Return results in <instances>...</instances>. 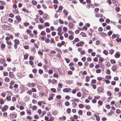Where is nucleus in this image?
Here are the masks:
<instances>
[{
	"label": "nucleus",
	"mask_w": 121,
	"mask_h": 121,
	"mask_svg": "<svg viewBox=\"0 0 121 121\" xmlns=\"http://www.w3.org/2000/svg\"><path fill=\"white\" fill-rule=\"evenodd\" d=\"M39 74H41L43 73V71L42 69H39Z\"/></svg>",
	"instance_id": "nucleus-28"
},
{
	"label": "nucleus",
	"mask_w": 121,
	"mask_h": 121,
	"mask_svg": "<svg viewBox=\"0 0 121 121\" xmlns=\"http://www.w3.org/2000/svg\"><path fill=\"white\" fill-rule=\"evenodd\" d=\"M100 35L103 37H105L107 35L106 34L102 32L100 33Z\"/></svg>",
	"instance_id": "nucleus-25"
},
{
	"label": "nucleus",
	"mask_w": 121,
	"mask_h": 121,
	"mask_svg": "<svg viewBox=\"0 0 121 121\" xmlns=\"http://www.w3.org/2000/svg\"><path fill=\"white\" fill-rule=\"evenodd\" d=\"M37 108V107L35 105L33 106L32 107V109L33 110H35Z\"/></svg>",
	"instance_id": "nucleus-40"
},
{
	"label": "nucleus",
	"mask_w": 121,
	"mask_h": 121,
	"mask_svg": "<svg viewBox=\"0 0 121 121\" xmlns=\"http://www.w3.org/2000/svg\"><path fill=\"white\" fill-rule=\"evenodd\" d=\"M48 16L47 14H44L43 15V17L45 20H46L47 19Z\"/></svg>",
	"instance_id": "nucleus-23"
},
{
	"label": "nucleus",
	"mask_w": 121,
	"mask_h": 121,
	"mask_svg": "<svg viewBox=\"0 0 121 121\" xmlns=\"http://www.w3.org/2000/svg\"><path fill=\"white\" fill-rule=\"evenodd\" d=\"M29 23L27 22H24V25L25 26H27L29 25Z\"/></svg>",
	"instance_id": "nucleus-62"
},
{
	"label": "nucleus",
	"mask_w": 121,
	"mask_h": 121,
	"mask_svg": "<svg viewBox=\"0 0 121 121\" xmlns=\"http://www.w3.org/2000/svg\"><path fill=\"white\" fill-rule=\"evenodd\" d=\"M104 59L103 58L101 57H100L99 59V63H100L101 64L102 62L104 60Z\"/></svg>",
	"instance_id": "nucleus-21"
},
{
	"label": "nucleus",
	"mask_w": 121,
	"mask_h": 121,
	"mask_svg": "<svg viewBox=\"0 0 121 121\" xmlns=\"http://www.w3.org/2000/svg\"><path fill=\"white\" fill-rule=\"evenodd\" d=\"M50 42L52 43H55V42L54 41V38H52L51 39Z\"/></svg>",
	"instance_id": "nucleus-50"
},
{
	"label": "nucleus",
	"mask_w": 121,
	"mask_h": 121,
	"mask_svg": "<svg viewBox=\"0 0 121 121\" xmlns=\"http://www.w3.org/2000/svg\"><path fill=\"white\" fill-rule=\"evenodd\" d=\"M115 9L116 11L118 12L120 10V8L118 7H117L115 8Z\"/></svg>",
	"instance_id": "nucleus-64"
},
{
	"label": "nucleus",
	"mask_w": 121,
	"mask_h": 121,
	"mask_svg": "<svg viewBox=\"0 0 121 121\" xmlns=\"http://www.w3.org/2000/svg\"><path fill=\"white\" fill-rule=\"evenodd\" d=\"M30 85L32 87H34L36 85L35 83H30Z\"/></svg>",
	"instance_id": "nucleus-51"
},
{
	"label": "nucleus",
	"mask_w": 121,
	"mask_h": 121,
	"mask_svg": "<svg viewBox=\"0 0 121 121\" xmlns=\"http://www.w3.org/2000/svg\"><path fill=\"white\" fill-rule=\"evenodd\" d=\"M9 77L13 78L14 77L15 75L14 74H13V73L11 72H10L9 73Z\"/></svg>",
	"instance_id": "nucleus-8"
},
{
	"label": "nucleus",
	"mask_w": 121,
	"mask_h": 121,
	"mask_svg": "<svg viewBox=\"0 0 121 121\" xmlns=\"http://www.w3.org/2000/svg\"><path fill=\"white\" fill-rule=\"evenodd\" d=\"M72 102H78L79 101V99L75 98L74 99H72L71 100Z\"/></svg>",
	"instance_id": "nucleus-16"
},
{
	"label": "nucleus",
	"mask_w": 121,
	"mask_h": 121,
	"mask_svg": "<svg viewBox=\"0 0 121 121\" xmlns=\"http://www.w3.org/2000/svg\"><path fill=\"white\" fill-rule=\"evenodd\" d=\"M69 26L70 28H72L73 27V24L72 23H69Z\"/></svg>",
	"instance_id": "nucleus-18"
},
{
	"label": "nucleus",
	"mask_w": 121,
	"mask_h": 121,
	"mask_svg": "<svg viewBox=\"0 0 121 121\" xmlns=\"http://www.w3.org/2000/svg\"><path fill=\"white\" fill-rule=\"evenodd\" d=\"M68 33L72 35H73L74 33L72 31L69 30L68 31Z\"/></svg>",
	"instance_id": "nucleus-55"
},
{
	"label": "nucleus",
	"mask_w": 121,
	"mask_h": 121,
	"mask_svg": "<svg viewBox=\"0 0 121 121\" xmlns=\"http://www.w3.org/2000/svg\"><path fill=\"white\" fill-rule=\"evenodd\" d=\"M103 53L104 54L106 55H107L108 54V52L106 50H105L103 52Z\"/></svg>",
	"instance_id": "nucleus-26"
},
{
	"label": "nucleus",
	"mask_w": 121,
	"mask_h": 121,
	"mask_svg": "<svg viewBox=\"0 0 121 121\" xmlns=\"http://www.w3.org/2000/svg\"><path fill=\"white\" fill-rule=\"evenodd\" d=\"M44 24L46 26H49L50 25V24L49 23L47 22L45 23Z\"/></svg>",
	"instance_id": "nucleus-61"
},
{
	"label": "nucleus",
	"mask_w": 121,
	"mask_h": 121,
	"mask_svg": "<svg viewBox=\"0 0 121 121\" xmlns=\"http://www.w3.org/2000/svg\"><path fill=\"white\" fill-rule=\"evenodd\" d=\"M14 42L15 44L18 45L20 43L19 41L17 39H15L14 41Z\"/></svg>",
	"instance_id": "nucleus-14"
},
{
	"label": "nucleus",
	"mask_w": 121,
	"mask_h": 121,
	"mask_svg": "<svg viewBox=\"0 0 121 121\" xmlns=\"http://www.w3.org/2000/svg\"><path fill=\"white\" fill-rule=\"evenodd\" d=\"M90 78L88 76H87L86 77V82H88L90 80Z\"/></svg>",
	"instance_id": "nucleus-35"
},
{
	"label": "nucleus",
	"mask_w": 121,
	"mask_h": 121,
	"mask_svg": "<svg viewBox=\"0 0 121 121\" xmlns=\"http://www.w3.org/2000/svg\"><path fill=\"white\" fill-rule=\"evenodd\" d=\"M63 12L64 13L65 15L67 16L68 15V13L65 9L63 10Z\"/></svg>",
	"instance_id": "nucleus-22"
},
{
	"label": "nucleus",
	"mask_w": 121,
	"mask_h": 121,
	"mask_svg": "<svg viewBox=\"0 0 121 121\" xmlns=\"http://www.w3.org/2000/svg\"><path fill=\"white\" fill-rule=\"evenodd\" d=\"M91 86L94 89H95L96 88V86L95 85L93 84H91Z\"/></svg>",
	"instance_id": "nucleus-49"
},
{
	"label": "nucleus",
	"mask_w": 121,
	"mask_h": 121,
	"mask_svg": "<svg viewBox=\"0 0 121 121\" xmlns=\"http://www.w3.org/2000/svg\"><path fill=\"white\" fill-rule=\"evenodd\" d=\"M103 15L102 14H97L96 15V17H103Z\"/></svg>",
	"instance_id": "nucleus-33"
},
{
	"label": "nucleus",
	"mask_w": 121,
	"mask_h": 121,
	"mask_svg": "<svg viewBox=\"0 0 121 121\" xmlns=\"http://www.w3.org/2000/svg\"><path fill=\"white\" fill-rule=\"evenodd\" d=\"M58 113V111L57 110H55L52 113V114L53 115H56Z\"/></svg>",
	"instance_id": "nucleus-20"
},
{
	"label": "nucleus",
	"mask_w": 121,
	"mask_h": 121,
	"mask_svg": "<svg viewBox=\"0 0 121 121\" xmlns=\"http://www.w3.org/2000/svg\"><path fill=\"white\" fill-rule=\"evenodd\" d=\"M96 72L97 73H100L101 72V70L100 69H98L96 70Z\"/></svg>",
	"instance_id": "nucleus-46"
},
{
	"label": "nucleus",
	"mask_w": 121,
	"mask_h": 121,
	"mask_svg": "<svg viewBox=\"0 0 121 121\" xmlns=\"http://www.w3.org/2000/svg\"><path fill=\"white\" fill-rule=\"evenodd\" d=\"M73 118L75 119H77L78 118V117L77 115H74L73 116Z\"/></svg>",
	"instance_id": "nucleus-56"
},
{
	"label": "nucleus",
	"mask_w": 121,
	"mask_h": 121,
	"mask_svg": "<svg viewBox=\"0 0 121 121\" xmlns=\"http://www.w3.org/2000/svg\"><path fill=\"white\" fill-rule=\"evenodd\" d=\"M57 105L59 106H60L61 105V102L60 101H58L57 102Z\"/></svg>",
	"instance_id": "nucleus-27"
},
{
	"label": "nucleus",
	"mask_w": 121,
	"mask_h": 121,
	"mask_svg": "<svg viewBox=\"0 0 121 121\" xmlns=\"http://www.w3.org/2000/svg\"><path fill=\"white\" fill-rule=\"evenodd\" d=\"M103 88L100 86L97 88L98 91L99 92H101L103 91Z\"/></svg>",
	"instance_id": "nucleus-10"
},
{
	"label": "nucleus",
	"mask_w": 121,
	"mask_h": 121,
	"mask_svg": "<svg viewBox=\"0 0 121 121\" xmlns=\"http://www.w3.org/2000/svg\"><path fill=\"white\" fill-rule=\"evenodd\" d=\"M5 81L7 82H9L10 81V79L8 77H6L5 78Z\"/></svg>",
	"instance_id": "nucleus-31"
},
{
	"label": "nucleus",
	"mask_w": 121,
	"mask_h": 121,
	"mask_svg": "<svg viewBox=\"0 0 121 121\" xmlns=\"http://www.w3.org/2000/svg\"><path fill=\"white\" fill-rule=\"evenodd\" d=\"M39 28L40 30H41L43 28V26L41 25H38Z\"/></svg>",
	"instance_id": "nucleus-32"
},
{
	"label": "nucleus",
	"mask_w": 121,
	"mask_h": 121,
	"mask_svg": "<svg viewBox=\"0 0 121 121\" xmlns=\"http://www.w3.org/2000/svg\"><path fill=\"white\" fill-rule=\"evenodd\" d=\"M16 18L18 22H20V21L21 20V18L19 16H17L16 17Z\"/></svg>",
	"instance_id": "nucleus-12"
},
{
	"label": "nucleus",
	"mask_w": 121,
	"mask_h": 121,
	"mask_svg": "<svg viewBox=\"0 0 121 121\" xmlns=\"http://www.w3.org/2000/svg\"><path fill=\"white\" fill-rule=\"evenodd\" d=\"M71 109L70 108H68L67 109V113H69L71 112Z\"/></svg>",
	"instance_id": "nucleus-58"
},
{
	"label": "nucleus",
	"mask_w": 121,
	"mask_h": 121,
	"mask_svg": "<svg viewBox=\"0 0 121 121\" xmlns=\"http://www.w3.org/2000/svg\"><path fill=\"white\" fill-rule=\"evenodd\" d=\"M79 114L80 115H82V110H79L78 112Z\"/></svg>",
	"instance_id": "nucleus-43"
},
{
	"label": "nucleus",
	"mask_w": 121,
	"mask_h": 121,
	"mask_svg": "<svg viewBox=\"0 0 121 121\" xmlns=\"http://www.w3.org/2000/svg\"><path fill=\"white\" fill-rule=\"evenodd\" d=\"M6 99L7 101H10L11 100V97L10 96H7L6 98Z\"/></svg>",
	"instance_id": "nucleus-37"
},
{
	"label": "nucleus",
	"mask_w": 121,
	"mask_h": 121,
	"mask_svg": "<svg viewBox=\"0 0 121 121\" xmlns=\"http://www.w3.org/2000/svg\"><path fill=\"white\" fill-rule=\"evenodd\" d=\"M77 105V104L75 102L73 103L72 104V105L74 107H75Z\"/></svg>",
	"instance_id": "nucleus-45"
},
{
	"label": "nucleus",
	"mask_w": 121,
	"mask_h": 121,
	"mask_svg": "<svg viewBox=\"0 0 121 121\" xmlns=\"http://www.w3.org/2000/svg\"><path fill=\"white\" fill-rule=\"evenodd\" d=\"M8 107L7 105H5L1 109L3 112H4L8 108Z\"/></svg>",
	"instance_id": "nucleus-4"
},
{
	"label": "nucleus",
	"mask_w": 121,
	"mask_h": 121,
	"mask_svg": "<svg viewBox=\"0 0 121 121\" xmlns=\"http://www.w3.org/2000/svg\"><path fill=\"white\" fill-rule=\"evenodd\" d=\"M77 91V90L76 89H73L71 91V92L73 94L75 93Z\"/></svg>",
	"instance_id": "nucleus-57"
},
{
	"label": "nucleus",
	"mask_w": 121,
	"mask_h": 121,
	"mask_svg": "<svg viewBox=\"0 0 121 121\" xmlns=\"http://www.w3.org/2000/svg\"><path fill=\"white\" fill-rule=\"evenodd\" d=\"M29 63L33 67V64L34 63L31 60H30L29 61Z\"/></svg>",
	"instance_id": "nucleus-30"
},
{
	"label": "nucleus",
	"mask_w": 121,
	"mask_h": 121,
	"mask_svg": "<svg viewBox=\"0 0 121 121\" xmlns=\"http://www.w3.org/2000/svg\"><path fill=\"white\" fill-rule=\"evenodd\" d=\"M2 27L5 30H9L11 29L10 27L8 25H4L2 26Z\"/></svg>",
	"instance_id": "nucleus-1"
},
{
	"label": "nucleus",
	"mask_w": 121,
	"mask_h": 121,
	"mask_svg": "<svg viewBox=\"0 0 121 121\" xmlns=\"http://www.w3.org/2000/svg\"><path fill=\"white\" fill-rule=\"evenodd\" d=\"M79 107L81 108H83L84 107V105L82 104H79L78 105Z\"/></svg>",
	"instance_id": "nucleus-41"
},
{
	"label": "nucleus",
	"mask_w": 121,
	"mask_h": 121,
	"mask_svg": "<svg viewBox=\"0 0 121 121\" xmlns=\"http://www.w3.org/2000/svg\"><path fill=\"white\" fill-rule=\"evenodd\" d=\"M105 65L107 67H109L110 66V64L109 62H106Z\"/></svg>",
	"instance_id": "nucleus-39"
},
{
	"label": "nucleus",
	"mask_w": 121,
	"mask_h": 121,
	"mask_svg": "<svg viewBox=\"0 0 121 121\" xmlns=\"http://www.w3.org/2000/svg\"><path fill=\"white\" fill-rule=\"evenodd\" d=\"M62 30L61 28L60 27H59L57 29V30L58 31V34L59 36H60L62 34H61V32Z\"/></svg>",
	"instance_id": "nucleus-3"
},
{
	"label": "nucleus",
	"mask_w": 121,
	"mask_h": 121,
	"mask_svg": "<svg viewBox=\"0 0 121 121\" xmlns=\"http://www.w3.org/2000/svg\"><path fill=\"white\" fill-rule=\"evenodd\" d=\"M37 71V69H34L32 70V72L34 73H36Z\"/></svg>",
	"instance_id": "nucleus-60"
},
{
	"label": "nucleus",
	"mask_w": 121,
	"mask_h": 121,
	"mask_svg": "<svg viewBox=\"0 0 121 121\" xmlns=\"http://www.w3.org/2000/svg\"><path fill=\"white\" fill-rule=\"evenodd\" d=\"M69 39L70 40H72L73 38V37L71 35H70L69 37Z\"/></svg>",
	"instance_id": "nucleus-53"
},
{
	"label": "nucleus",
	"mask_w": 121,
	"mask_h": 121,
	"mask_svg": "<svg viewBox=\"0 0 121 121\" xmlns=\"http://www.w3.org/2000/svg\"><path fill=\"white\" fill-rule=\"evenodd\" d=\"M43 67L44 70L46 72H47L48 71L47 69L48 66L46 65H43Z\"/></svg>",
	"instance_id": "nucleus-13"
},
{
	"label": "nucleus",
	"mask_w": 121,
	"mask_h": 121,
	"mask_svg": "<svg viewBox=\"0 0 121 121\" xmlns=\"http://www.w3.org/2000/svg\"><path fill=\"white\" fill-rule=\"evenodd\" d=\"M63 8V7L62 6H60L58 8V10H57V12H60V10L61 11Z\"/></svg>",
	"instance_id": "nucleus-19"
},
{
	"label": "nucleus",
	"mask_w": 121,
	"mask_h": 121,
	"mask_svg": "<svg viewBox=\"0 0 121 121\" xmlns=\"http://www.w3.org/2000/svg\"><path fill=\"white\" fill-rule=\"evenodd\" d=\"M69 104V102L68 101H66L65 103V105L66 106H68Z\"/></svg>",
	"instance_id": "nucleus-54"
},
{
	"label": "nucleus",
	"mask_w": 121,
	"mask_h": 121,
	"mask_svg": "<svg viewBox=\"0 0 121 121\" xmlns=\"http://www.w3.org/2000/svg\"><path fill=\"white\" fill-rule=\"evenodd\" d=\"M27 93L29 95H31L32 94V91L31 90H29L27 92Z\"/></svg>",
	"instance_id": "nucleus-47"
},
{
	"label": "nucleus",
	"mask_w": 121,
	"mask_h": 121,
	"mask_svg": "<svg viewBox=\"0 0 121 121\" xmlns=\"http://www.w3.org/2000/svg\"><path fill=\"white\" fill-rule=\"evenodd\" d=\"M46 34L45 32L44 31H42L41 33V34L43 35H46Z\"/></svg>",
	"instance_id": "nucleus-52"
},
{
	"label": "nucleus",
	"mask_w": 121,
	"mask_h": 121,
	"mask_svg": "<svg viewBox=\"0 0 121 121\" xmlns=\"http://www.w3.org/2000/svg\"><path fill=\"white\" fill-rule=\"evenodd\" d=\"M0 47L1 48L4 49L5 47V45L4 44H2L1 45Z\"/></svg>",
	"instance_id": "nucleus-34"
},
{
	"label": "nucleus",
	"mask_w": 121,
	"mask_h": 121,
	"mask_svg": "<svg viewBox=\"0 0 121 121\" xmlns=\"http://www.w3.org/2000/svg\"><path fill=\"white\" fill-rule=\"evenodd\" d=\"M99 115V114L98 113H96L94 114L95 116L96 117V119L97 121H99L100 120Z\"/></svg>",
	"instance_id": "nucleus-6"
},
{
	"label": "nucleus",
	"mask_w": 121,
	"mask_h": 121,
	"mask_svg": "<svg viewBox=\"0 0 121 121\" xmlns=\"http://www.w3.org/2000/svg\"><path fill=\"white\" fill-rule=\"evenodd\" d=\"M13 12L15 14L18 13V10L17 9L13 10Z\"/></svg>",
	"instance_id": "nucleus-29"
},
{
	"label": "nucleus",
	"mask_w": 121,
	"mask_h": 121,
	"mask_svg": "<svg viewBox=\"0 0 121 121\" xmlns=\"http://www.w3.org/2000/svg\"><path fill=\"white\" fill-rule=\"evenodd\" d=\"M120 56V53L119 52H117L115 55V57L116 58H119Z\"/></svg>",
	"instance_id": "nucleus-9"
},
{
	"label": "nucleus",
	"mask_w": 121,
	"mask_h": 121,
	"mask_svg": "<svg viewBox=\"0 0 121 121\" xmlns=\"http://www.w3.org/2000/svg\"><path fill=\"white\" fill-rule=\"evenodd\" d=\"M115 40L118 42H120L121 43V38H120L118 37H117Z\"/></svg>",
	"instance_id": "nucleus-15"
},
{
	"label": "nucleus",
	"mask_w": 121,
	"mask_h": 121,
	"mask_svg": "<svg viewBox=\"0 0 121 121\" xmlns=\"http://www.w3.org/2000/svg\"><path fill=\"white\" fill-rule=\"evenodd\" d=\"M112 69L113 71L115 72L117 70V67L115 65H113L112 67Z\"/></svg>",
	"instance_id": "nucleus-11"
},
{
	"label": "nucleus",
	"mask_w": 121,
	"mask_h": 121,
	"mask_svg": "<svg viewBox=\"0 0 121 121\" xmlns=\"http://www.w3.org/2000/svg\"><path fill=\"white\" fill-rule=\"evenodd\" d=\"M98 103L101 106L103 104V102L99 100L98 102Z\"/></svg>",
	"instance_id": "nucleus-59"
},
{
	"label": "nucleus",
	"mask_w": 121,
	"mask_h": 121,
	"mask_svg": "<svg viewBox=\"0 0 121 121\" xmlns=\"http://www.w3.org/2000/svg\"><path fill=\"white\" fill-rule=\"evenodd\" d=\"M31 3L33 5H36L37 4V2L34 0H32L31 1Z\"/></svg>",
	"instance_id": "nucleus-17"
},
{
	"label": "nucleus",
	"mask_w": 121,
	"mask_h": 121,
	"mask_svg": "<svg viewBox=\"0 0 121 121\" xmlns=\"http://www.w3.org/2000/svg\"><path fill=\"white\" fill-rule=\"evenodd\" d=\"M39 21L41 23H43L44 22V21L43 20L42 18H39Z\"/></svg>",
	"instance_id": "nucleus-42"
},
{
	"label": "nucleus",
	"mask_w": 121,
	"mask_h": 121,
	"mask_svg": "<svg viewBox=\"0 0 121 121\" xmlns=\"http://www.w3.org/2000/svg\"><path fill=\"white\" fill-rule=\"evenodd\" d=\"M71 91V89L70 88H66L63 89V91L64 92H70Z\"/></svg>",
	"instance_id": "nucleus-2"
},
{
	"label": "nucleus",
	"mask_w": 121,
	"mask_h": 121,
	"mask_svg": "<svg viewBox=\"0 0 121 121\" xmlns=\"http://www.w3.org/2000/svg\"><path fill=\"white\" fill-rule=\"evenodd\" d=\"M66 119V117L65 116H64L63 117H60L59 118V119L60 120H62V119L63 120H65Z\"/></svg>",
	"instance_id": "nucleus-36"
},
{
	"label": "nucleus",
	"mask_w": 121,
	"mask_h": 121,
	"mask_svg": "<svg viewBox=\"0 0 121 121\" xmlns=\"http://www.w3.org/2000/svg\"><path fill=\"white\" fill-rule=\"evenodd\" d=\"M51 90V91H52V92H55L56 91V89L55 88H52L51 89H50Z\"/></svg>",
	"instance_id": "nucleus-63"
},
{
	"label": "nucleus",
	"mask_w": 121,
	"mask_h": 121,
	"mask_svg": "<svg viewBox=\"0 0 121 121\" xmlns=\"http://www.w3.org/2000/svg\"><path fill=\"white\" fill-rule=\"evenodd\" d=\"M53 82H52V83L53 84H54L56 83L57 82V81L54 79H52V80Z\"/></svg>",
	"instance_id": "nucleus-48"
},
{
	"label": "nucleus",
	"mask_w": 121,
	"mask_h": 121,
	"mask_svg": "<svg viewBox=\"0 0 121 121\" xmlns=\"http://www.w3.org/2000/svg\"><path fill=\"white\" fill-rule=\"evenodd\" d=\"M17 115L13 113H11L10 115V117L12 119H13L16 117Z\"/></svg>",
	"instance_id": "nucleus-5"
},
{
	"label": "nucleus",
	"mask_w": 121,
	"mask_h": 121,
	"mask_svg": "<svg viewBox=\"0 0 121 121\" xmlns=\"http://www.w3.org/2000/svg\"><path fill=\"white\" fill-rule=\"evenodd\" d=\"M22 10L24 12H27L28 13L29 12V11L27 9H26L25 8H23L22 9Z\"/></svg>",
	"instance_id": "nucleus-38"
},
{
	"label": "nucleus",
	"mask_w": 121,
	"mask_h": 121,
	"mask_svg": "<svg viewBox=\"0 0 121 121\" xmlns=\"http://www.w3.org/2000/svg\"><path fill=\"white\" fill-rule=\"evenodd\" d=\"M80 35H81L83 37H85L86 36V34L84 33L83 32H82L81 33Z\"/></svg>",
	"instance_id": "nucleus-24"
},
{
	"label": "nucleus",
	"mask_w": 121,
	"mask_h": 121,
	"mask_svg": "<svg viewBox=\"0 0 121 121\" xmlns=\"http://www.w3.org/2000/svg\"><path fill=\"white\" fill-rule=\"evenodd\" d=\"M28 54H26V55H24V59H27L28 58Z\"/></svg>",
	"instance_id": "nucleus-44"
},
{
	"label": "nucleus",
	"mask_w": 121,
	"mask_h": 121,
	"mask_svg": "<svg viewBox=\"0 0 121 121\" xmlns=\"http://www.w3.org/2000/svg\"><path fill=\"white\" fill-rule=\"evenodd\" d=\"M84 44L83 42H82L80 43H78L76 44V45L77 47H79L80 46H82Z\"/></svg>",
	"instance_id": "nucleus-7"
}]
</instances>
